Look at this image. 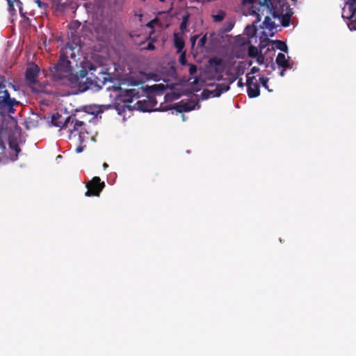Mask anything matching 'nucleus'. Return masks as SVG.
<instances>
[{"label": "nucleus", "mask_w": 356, "mask_h": 356, "mask_svg": "<svg viewBox=\"0 0 356 356\" xmlns=\"http://www.w3.org/2000/svg\"><path fill=\"white\" fill-rule=\"evenodd\" d=\"M79 42L80 38L75 36L72 42H67L61 48L57 62L44 70L45 77L55 85L68 86L70 83V70L73 63H77Z\"/></svg>", "instance_id": "obj_1"}, {"label": "nucleus", "mask_w": 356, "mask_h": 356, "mask_svg": "<svg viewBox=\"0 0 356 356\" xmlns=\"http://www.w3.org/2000/svg\"><path fill=\"white\" fill-rule=\"evenodd\" d=\"M259 4L266 6L273 18L280 19L282 26H289L293 12L286 0H259Z\"/></svg>", "instance_id": "obj_2"}, {"label": "nucleus", "mask_w": 356, "mask_h": 356, "mask_svg": "<svg viewBox=\"0 0 356 356\" xmlns=\"http://www.w3.org/2000/svg\"><path fill=\"white\" fill-rule=\"evenodd\" d=\"M101 78L96 77L95 80L91 79H79L76 83H70L67 86L76 88L77 90L83 92L90 89L92 86L97 88V90L102 89V86L104 85L107 81H111L110 74L106 72H100Z\"/></svg>", "instance_id": "obj_3"}, {"label": "nucleus", "mask_w": 356, "mask_h": 356, "mask_svg": "<svg viewBox=\"0 0 356 356\" xmlns=\"http://www.w3.org/2000/svg\"><path fill=\"white\" fill-rule=\"evenodd\" d=\"M51 122L54 126L60 128L67 127L69 124H70V126L72 125V129H70V137L73 133L78 131L79 129L85 124L83 120L76 119L75 117H72V115L63 118L62 115L58 113L53 115Z\"/></svg>", "instance_id": "obj_4"}, {"label": "nucleus", "mask_w": 356, "mask_h": 356, "mask_svg": "<svg viewBox=\"0 0 356 356\" xmlns=\"http://www.w3.org/2000/svg\"><path fill=\"white\" fill-rule=\"evenodd\" d=\"M20 102L15 98L10 97L6 87L0 83V110L3 112L13 114L15 111V105H19Z\"/></svg>", "instance_id": "obj_5"}, {"label": "nucleus", "mask_w": 356, "mask_h": 356, "mask_svg": "<svg viewBox=\"0 0 356 356\" xmlns=\"http://www.w3.org/2000/svg\"><path fill=\"white\" fill-rule=\"evenodd\" d=\"M342 17L347 19L350 31H356V0H348L346 7L343 9Z\"/></svg>", "instance_id": "obj_6"}, {"label": "nucleus", "mask_w": 356, "mask_h": 356, "mask_svg": "<svg viewBox=\"0 0 356 356\" xmlns=\"http://www.w3.org/2000/svg\"><path fill=\"white\" fill-rule=\"evenodd\" d=\"M87 191L85 193L86 197H99L105 187L104 181H102L99 177H94L86 184Z\"/></svg>", "instance_id": "obj_7"}, {"label": "nucleus", "mask_w": 356, "mask_h": 356, "mask_svg": "<svg viewBox=\"0 0 356 356\" xmlns=\"http://www.w3.org/2000/svg\"><path fill=\"white\" fill-rule=\"evenodd\" d=\"M112 90L118 92L117 96L119 100L126 104L124 105L125 107L129 106L127 104L131 103L134 97L138 98L140 97L139 92L136 89L122 90L120 86H113Z\"/></svg>", "instance_id": "obj_8"}, {"label": "nucleus", "mask_w": 356, "mask_h": 356, "mask_svg": "<svg viewBox=\"0 0 356 356\" xmlns=\"http://www.w3.org/2000/svg\"><path fill=\"white\" fill-rule=\"evenodd\" d=\"M200 105L198 101L188 99V100H181L178 103L173 105L172 108L178 113L188 112L195 108H200Z\"/></svg>", "instance_id": "obj_9"}, {"label": "nucleus", "mask_w": 356, "mask_h": 356, "mask_svg": "<svg viewBox=\"0 0 356 356\" xmlns=\"http://www.w3.org/2000/svg\"><path fill=\"white\" fill-rule=\"evenodd\" d=\"M247 93L250 98H255L260 95V86L257 83L255 76L246 75Z\"/></svg>", "instance_id": "obj_10"}, {"label": "nucleus", "mask_w": 356, "mask_h": 356, "mask_svg": "<svg viewBox=\"0 0 356 356\" xmlns=\"http://www.w3.org/2000/svg\"><path fill=\"white\" fill-rule=\"evenodd\" d=\"M40 73V68L38 65L31 63L26 70L25 79L29 84H35L37 77Z\"/></svg>", "instance_id": "obj_11"}, {"label": "nucleus", "mask_w": 356, "mask_h": 356, "mask_svg": "<svg viewBox=\"0 0 356 356\" xmlns=\"http://www.w3.org/2000/svg\"><path fill=\"white\" fill-rule=\"evenodd\" d=\"M73 66L72 65V70H70V83H76L79 79H89L87 77L88 72L86 70H81L77 72L75 74L72 73Z\"/></svg>", "instance_id": "obj_12"}, {"label": "nucleus", "mask_w": 356, "mask_h": 356, "mask_svg": "<svg viewBox=\"0 0 356 356\" xmlns=\"http://www.w3.org/2000/svg\"><path fill=\"white\" fill-rule=\"evenodd\" d=\"M230 86L229 84L222 83H218L216 85V87L213 90V97H218L221 95L225 92H227L229 90Z\"/></svg>", "instance_id": "obj_13"}, {"label": "nucleus", "mask_w": 356, "mask_h": 356, "mask_svg": "<svg viewBox=\"0 0 356 356\" xmlns=\"http://www.w3.org/2000/svg\"><path fill=\"white\" fill-rule=\"evenodd\" d=\"M174 45L177 49V53H181L182 51L185 46V42L181 33H174Z\"/></svg>", "instance_id": "obj_14"}, {"label": "nucleus", "mask_w": 356, "mask_h": 356, "mask_svg": "<svg viewBox=\"0 0 356 356\" xmlns=\"http://www.w3.org/2000/svg\"><path fill=\"white\" fill-rule=\"evenodd\" d=\"M275 63L282 68H291V65L286 59L285 55L282 53H279L276 57Z\"/></svg>", "instance_id": "obj_15"}, {"label": "nucleus", "mask_w": 356, "mask_h": 356, "mask_svg": "<svg viewBox=\"0 0 356 356\" xmlns=\"http://www.w3.org/2000/svg\"><path fill=\"white\" fill-rule=\"evenodd\" d=\"M261 27L262 29H268L269 31H273L276 29L277 26L270 17L266 16Z\"/></svg>", "instance_id": "obj_16"}, {"label": "nucleus", "mask_w": 356, "mask_h": 356, "mask_svg": "<svg viewBox=\"0 0 356 356\" xmlns=\"http://www.w3.org/2000/svg\"><path fill=\"white\" fill-rule=\"evenodd\" d=\"M273 44H274L275 48L280 49L286 53L288 52V47L284 42H283L282 40H277L273 41Z\"/></svg>", "instance_id": "obj_17"}, {"label": "nucleus", "mask_w": 356, "mask_h": 356, "mask_svg": "<svg viewBox=\"0 0 356 356\" xmlns=\"http://www.w3.org/2000/svg\"><path fill=\"white\" fill-rule=\"evenodd\" d=\"M138 108L143 112H148L151 110L149 108L148 102L147 100H139L136 103Z\"/></svg>", "instance_id": "obj_18"}, {"label": "nucleus", "mask_w": 356, "mask_h": 356, "mask_svg": "<svg viewBox=\"0 0 356 356\" xmlns=\"http://www.w3.org/2000/svg\"><path fill=\"white\" fill-rule=\"evenodd\" d=\"M248 54L251 58L257 57L259 54L258 49L254 46L250 45L248 49Z\"/></svg>", "instance_id": "obj_19"}, {"label": "nucleus", "mask_w": 356, "mask_h": 356, "mask_svg": "<svg viewBox=\"0 0 356 356\" xmlns=\"http://www.w3.org/2000/svg\"><path fill=\"white\" fill-rule=\"evenodd\" d=\"M202 99H208L209 97H213V90L209 89H204L202 92Z\"/></svg>", "instance_id": "obj_20"}, {"label": "nucleus", "mask_w": 356, "mask_h": 356, "mask_svg": "<svg viewBox=\"0 0 356 356\" xmlns=\"http://www.w3.org/2000/svg\"><path fill=\"white\" fill-rule=\"evenodd\" d=\"M225 13L223 11L218 12V14L213 16V20L215 22H221L225 18Z\"/></svg>", "instance_id": "obj_21"}, {"label": "nucleus", "mask_w": 356, "mask_h": 356, "mask_svg": "<svg viewBox=\"0 0 356 356\" xmlns=\"http://www.w3.org/2000/svg\"><path fill=\"white\" fill-rule=\"evenodd\" d=\"M179 58V61L181 65H187L188 63L186 60V51H181Z\"/></svg>", "instance_id": "obj_22"}, {"label": "nucleus", "mask_w": 356, "mask_h": 356, "mask_svg": "<svg viewBox=\"0 0 356 356\" xmlns=\"http://www.w3.org/2000/svg\"><path fill=\"white\" fill-rule=\"evenodd\" d=\"M259 81L261 83V85L266 88L267 89L268 91H270L268 88V79L266 78V77H264V76H261L259 78Z\"/></svg>", "instance_id": "obj_23"}, {"label": "nucleus", "mask_w": 356, "mask_h": 356, "mask_svg": "<svg viewBox=\"0 0 356 356\" xmlns=\"http://www.w3.org/2000/svg\"><path fill=\"white\" fill-rule=\"evenodd\" d=\"M187 65L189 66V74L190 75H193L197 72V68L195 64L188 63Z\"/></svg>", "instance_id": "obj_24"}, {"label": "nucleus", "mask_w": 356, "mask_h": 356, "mask_svg": "<svg viewBox=\"0 0 356 356\" xmlns=\"http://www.w3.org/2000/svg\"><path fill=\"white\" fill-rule=\"evenodd\" d=\"M8 3L10 8L14 7V5L16 4L20 8L21 5L22 4L19 0H8Z\"/></svg>", "instance_id": "obj_25"}, {"label": "nucleus", "mask_w": 356, "mask_h": 356, "mask_svg": "<svg viewBox=\"0 0 356 356\" xmlns=\"http://www.w3.org/2000/svg\"><path fill=\"white\" fill-rule=\"evenodd\" d=\"M187 20H188V17H184L182 22H181L179 29L181 31H184L186 29Z\"/></svg>", "instance_id": "obj_26"}, {"label": "nucleus", "mask_w": 356, "mask_h": 356, "mask_svg": "<svg viewBox=\"0 0 356 356\" xmlns=\"http://www.w3.org/2000/svg\"><path fill=\"white\" fill-rule=\"evenodd\" d=\"M207 35H204L203 37H202L199 41H198V43H197V45L199 47H204L205 44H206V42H207Z\"/></svg>", "instance_id": "obj_27"}, {"label": "nucleus", "mask_w": 356, "mask_h": 356, "mask_svg": "<svg viewBox=\"0 0 356 356\" xmlns=\"http://www.w3.org/2000/svg\"><path fill=\"white\" fill-rule=\"evenodd\" d=\"M197 38H198V35H193L191 38V43L192 47H193L195 46L196 40H197Z\"/></svg>", "instance_id": "obj_28"}, {"label": "nucleus", "mask_w": 356, "mask_h": 356, "mask_svg": "<svg viewBox=\"0 0 356 356\" xmlns=\"http://www.w3.org/2000/svg\"><path fill=\"white\" fill-rule=\"evenodd\" d=\"M259 72V67H252V68H251V70H250V73H248V74H249V75H250V74H256V73H257V72Z\"/></svg>", "instance_id": "obj_29"}, {"label": "nucleus", "mask_w": 356, "mask_h": 356, "mask_svg": "<svg viewBox=\"0 0 356 356\" xmlns=\"http://www.w3.org/2000/svg\"><path fill=\"white\" fill-rule=\"evenodd\" d=\"M264 56H262V55L257 56V61L258 62L259 64H262L264 63Z\"/></svg>", "instance_id": "obj_30"}, {"label": "nucleus", "mask_w": 356, "mask_h": 356, "mask_svg": "<svg viewBox=\"0 0 356 356\" xmlns=\"http://www.w3.org/2000/svg\"><path fill=\"white\" fill-rule=\"evenodd\" d=\"M153 88H159L161 90H163L165 88V86L163 84H156L152 86Z\"/></svg>", "instance_id": "obj_31"}, {"label": "nucleus", "mask_w": 356, "mask_h": 356, "mask_svg": "<svg viewBox=\"0 0 356 356\" xmlns=\"http://www.w3.org/2000/svg\"><path fill=\"white\" fill-rule=\"evenodd\" d=\"M85 146L79 145L76 148V153H81L83 152V148Z\"/></svg>", "instance_id": "obj_32"}, {"label": "nucleus", "mask_w": 356, "mask_h": 356, "mask_svg": "<svg viewBox=\"0 0 356 356\" xmlns=\"http://www.w3.org/2000/svg\"><path fill=\"white\" fill-rule=\"evenodd\" d=\"M146 49H148V50H154V49H155V47H154V45L153 44V43H151V42H150V43H149V44H147V48H146Z\"/></svg>", "instance_id": "obj_33"}, {"label": "nucleus", "mask_w": 356, "mask_h": 356, "mask_svg": "<svg viewBox=\"0 0 356 356\" xmlns=\"http://www.w3.org/2000/svg\"><path fill=\"white\" fill-rule=\"evenodd\" d=\"M35 2L40 8H42L46 5V3H43L40 0H36Z\"/></svg>", "instance_id": "obj_34"}, {"label": "nucleus", "mask_w": 356, "mask_h": 356, "mask_svg": "<svg viewBox=\"0 0 356 356\" xmlns=\"http://www.w3.org/2000/svg\"><path fill=\"white\" fill-rule=\"evenodd\" d=\"M253 2H254L253 0H242V4L244 5V6H245V5L248 4V3H252Z\"/></svg>", "instance_id": "obj_35"}, {"label": "nucleus", "mask_w": 356, "mask_h": 356, "mask_svg": "<svg viewBox=\"0 0 356 356\" xmlns=\"http://www.w3.org/2000/svg\"><path fill=\"white\" fill-rule=\"evenodd\" d=\"M78 134H79V140H80V142H81V143H82L83 142V140H84L83 139V136H82V133H81V131H79Z\"/></svg>", "instance_id": "obj_36"}, {"label": "nucleus", "mask_w": 356, "mask_h": 356, "mask_svg": "<svg viewBox=\"0 0 356 356\" xmlns=\"http://www.w3.org/2000/svg\"><path fill=\"white\" fill-rule=\"evenodd\" d=\"M80 24H79L78 22H73V23H71L70 25H69V27L70 29H72V26H79Z\"/></svg>", "instance_id": "obj_37"}, {"label": "nucleus", "mask_w": 356, "mask_h": 356, "mask_svg": "<svg viewBox=\"0 0 356 356\" xmlns=\"http://www.w3.org/2000/svg\"><path fill=\"white\" fill-rule=\"evenodd\" d=\"M287 68H282V70H281V72H280V75L281 76H284L285 75V71Z\"/></svg>", "instance_id": "obj_38"}, {"label": "nucleus", "mask_w": 356, "mask_h": 356, "mask_svg": "<svg viewBox=\"0 0 356 356\" xmlns=\"http://www.w3.org/2000/svg\"><path fill=\"white\" fill-rule=\"evenodd\" d=\"M238 86L240 87L243 86V83L242 82V79H241L238 82Z\"/></svg>", "instance_id": "obj_39"}, {"label": "nucleus", "mask_w": 356, "mask_h": 356, "mask_svg": "<svg viewBox=\"0 0 356 356\" xmlns=\"http://www.w3.org/2000/svg\"><path fill=\"white\" fill-rule=\"evenodd\" d=\"M15 150L16 151L17 153H18L20 151V149H19L18 145H15Z\"/></svg>", "instance_id": "obj_40"}, {"label": "nucleus", "mask_w": 356, "mask_h": 356, "mask_svg": "<svg viewBox=\"0 0 356 356\" xmlns=\"http://www.w3.org/2000/svg\"><path fill=\"white\" fill-rule=\"evenodd\" d=\"M102 166L104 169H106L108 167V165L106 163H104Z\"/></svg>", "instance_id": "obj_41"}, {"label": "nucleus", "mask_w": 356, "mask_h": 356, "mask_svg": "<svg viewBox=\"0 0 356 356\" xmlns=\"http://www.w3.org/2000/svg\"><path fill=\"white\" fill-rule=\"evenodd\" d=\"M88 115V113H84L81 118L83 119L85 117H87Z\"/></svg>", "instance_id": "obj_42"}, {"label": "nucleus", "mask_w": 356, "mask_h": 356, "mask_svg": "<svg viewBox=\"0 0 356 356\" xmlns=\"http://www.w3.org/2000/svg\"><path fill=\"white\" fill-rule=\"evenodd\" d=\"M10 85L12 86V88H13V89H14V90H16V88H15V85L11 84V83H10Z\"/></svg>", "instance_id": "obj_43"}, {"label": "nucleus", "mask_w": 356, "mask_h": 356, "mask_svg": "<svg viewBox=\"0 0 356 356\" xmlns=\"http://www.w3.org/2000/svg\"><path fill=\"white\" fill-rule=\"evenodd\" d=\"M272 68H273V70L275 69V65L274 64L272 65Z\"/></svg>", "instance_id": "obj_44"}, {"label": "nucleus", "mask_w": 356, "mask_h": 356, "mask_svg": "<svg viewBox=\"0 0 356 356\" xmlns=\"http://www.w3.org/2000/svg\"><path fill=\"white\" fill-rule=\"evenodd\" d=\"M258 19H259V21H261V19L259 18V15H258Z\"/></svg>", "instance_id": "obj_45"}, {"label": "nucleus", "mask_w": 356, "mask_h": 356, "mask_svg": "<svg viewBox=\"0 0 356 356\" xmlns=\"http://www.w3.org/2000/svg\"><path fill=\"white\" fill-rule=\"evenodd\" d=\"M161 2H164L165 0H159Z\"/></svg>", "instance_id": "obj_46"}]
</instances>
